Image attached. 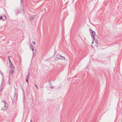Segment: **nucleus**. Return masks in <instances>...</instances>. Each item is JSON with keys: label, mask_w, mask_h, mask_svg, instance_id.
<instances>
[{"label": "nucleus", "mask_w": 122, "mask_h": 122, "mask_svg": "<svg viewBox=\"0 0 122 122\" xmlns=\"http://www.w3.org/2000/svg\"><path fill=\"white\" fill-rule=\"evenodd\" d=\"M4 103V107L1 108V110H6L8 107V104L5 101H2Z\"/></svg>", "instance_id": "f257e3e1"}, {"label": "nucleus", "mask_w": 122, "mask_h": 122, "mask_svg": "<svg viewBox=\"0 0 122 122\" xmlns=\"http://www.w3.org/2000/svg\"><path fill=\"white\" fill-rule=\"evenodd\" d=\"M56 58L58 59L65 60L66 59L64 57L61 56L59 54H57L56 56Z\"/></svg>", "instance_id": "f03ea898"}, {"label": "nucleus", "mask_w": 122, "mask_h": 122, "mask_svg": "<svg viewBox=\"0 0 122 122\" xmlns=\"http://www.w3.org/2000/svg\"><path fill=\"white\" fill-rule=\"evenodd\" d=\"M90 32L91 33V35L92 36V37L93 39L94 40H93H93H95V37L94 36V35H95L96 34V32L95 31H93L92 30L90 29Z\"/></svg>", "instance_id": "7ed1b4c3"}, {"label": "nucleus", "mask_w": 122, "mask_h": 122, "mask_svg": "<svg viewBox=\"0 0 122 122\" xmlns=\"http://www.w3.org/2000/svg\"><path fill=\"white\" fill-rule=\"evenodd\" d=\"M17 94L16 93H15L14 96L13 100L15 102V101L17 99Z\"/></svg>", "instance_id": "20e7f679"}, {"label": "nucleus", "mask_w": 122, "mask_h": 122, "mask_svg": "<svg viewBox=\"0 0 122 122\" xmlns=\"http://www.w3.org/2000/svg\"><path fill=\"white\" fill-rule=\"evenodd\" d=\"M30 102L29 103L30 104H31L33 102V98L32 97H31V98L29 99Z\"/></svg>", "instance_id": "39448f33"}, {"label": "nucleus", "mask_w": 122, "mask_h": 122, "mask_svg": "<svg viewBox=\"0 0 122 122\" xmlns=\"http://www.w3.org/2000/svg\"><path fill=\"white\" fill-rule=\"evenodd\" d=\"M49 85H50V87H51V89H52L53 88V87L52 86V83L51 82V81L50 80H49Z\"/></svg>", "instance_id": "423d86ee"}, {"label": "nucleus", "mask_w": 122, "mask_h": 122, "mask_svg": "<svg viewBox=\"0 0 122 122\" xmlns=\"http://www.w3.org/2000/svg\"><path fill=\"white\" fill-rule=\"evenodd\" d=\"M6 16L5 15H4L3 16H2V20H5L6 19Z\"/></svg>", "instance_id": "0eeeda50"}, {"label": "nucleus", "mask_w": 122, "mask_h": 122, "mask_svg": "<svg viewBox=\"0 0 122 122\" xmlns=\"http://www.w3.org/2000/svg\"><path fill=\"white\" fill-rule=\"evenodd\" d=\"M33 46V45L32 44H30V47H31V48L32 49V50L33 52V51H34V48H33V47H34V46Z\"/></svg>", "instance_id": "6e6552de"}, {"label": "nucleus", "mask_w": 122, "mask_h": 122, "mask_svg": "<svg viewBox=\"0 0 122 122\" xmlns=\"http://www.w3.org/2000/svg\"><path fill=\"white\" fill-rule=\"evenodd\" d=\"M29 19L30 20H33L34 19V16H32L31 17H30Z\"/></svg>", "instance_id": "1a4fd4ad"}, {"label": "nucleus", "mask_w": 122, "mask_h": 122, "mask_svg": "<svg viewBox=\"0 0 122 122\" xmlns=\"http://www.w3.org/2000/svg\"><path fill=\"white\" fill-rule=\"evenodd\" d=\"M14 71V69L13 68H12L11 70L10 71V73L11 74H13Z\"/></svg>", "instance_id": "9d476101"}, {"label": "nucleus", "mask_w": 122, "mask_h": 122, "mask_svg": "<svg viewBox=\"0 0 122 122\" xmlns=\"http://www.w3.org/2000/svg\"><path fill=\"white\" fill-rule=\"evenodd\" d=\"M20 11L19 10V9L18 10V9L15 10V12H16L17 14H18L19 13Z\"/></svg>", "instance_id": "9b49d317"}, {"label": "nucleus", "mask_w": 122, "mask_h": 122, "mask_svg": "<svg viewBox=\"0 0 122 122\" xmlns=\"http://www.w3.org/2000/svg\"><path fill=\"white\" fill-rule=\"evenodd\" d=\"M10 67L11 68H13L14 67V66H13V65L12 64H12H10Z\"/></svg>", "instance_id": "f8f14e48"}, {"label": "nucleus", "mask_w": 122, "mask_h": 122, "mask_svg": "<svg viewBox=\"0 0 122 122\" xmlns=\"http://www.w3.org/2000/svg\"><path fill=\"white\" fill-rule=\"evenodd\" d=\"M8 59H9V64L10 65V64H12V63L11 61L10 60L9 57H8Z\"/></svg>", "instance_id": "ddd939ff"}, {"label": "nucleus", "mask_w": 122, "mask_h": 122, "mask_svg": "<svg viewBox=\"0 0 122 122\" xmlns=\"http://www.w3.org/2000/svg\"><path fill=\"white\" fill-rule=\"evenodd\" d=\"M34 85H35V87L37 89V90L38 89V88L37 86V85L36 84H35Z\"/></svg>", "instance_id": "4468645a"}, {"label": "nucleus", "mask_w": 122, "mask_h": 122, "mask_svg": "<svg viewBox=\"0 0 122 122\" xmlns=\"http://www.w3.org/2000/svg\"><path fill=\"white\" fill-rule=\"evenodd\" d=\"M33 57H34L35 56V55L36 54V53H35L34 52V51H33Z\"/></svg>", "instance_id": "2eb2a0df"}, {"label": "nucleus", "mask_w": 122, "mask_h": 122, "mask_svg": "<svg viewBox=\"0 0 122 122\" xmlns=\"http://www.w3.org/2000/svg\"><path fill=\"white\" fill-rule=\"evenodd\" d=\"M29 74H30V72H28V74L27 75V78H29Z\"/></svg>", "instance_id": "dca6fc26"}, {"label": "nucleus", "mask_w": 122, "mask_h": 122, "mask_svg": "<svg viewBox=\"0 0 122 122\" xmlns=\"http://www.w3.org/2000/svg\"><path fill=\"white\" fill-rule=\"evenodd\" d=\"M29 78H27L26 79V81L27 83H28Z\"/></svg>", "instance_id": "f3484780"}, {"label": "nucleus", "mask_w": 122, "mask_h": 122, "mask_svg": "<svg viewBox=\"0 0 122 122\" xmlns=\"http://www.w3.org/2000/svg\"><path fill=\"white\" fill-rule=\"evenodd\" d=\"M23 0H21V4H22L23 3Z\"/></svg>", "instance_id": "a211bd4d"}, {"label": "nucleus", "mask_w": 122, "mask_h": 122, "mask_svg": "<svg viewBox=\"0 0 122 122\" xmlns=\"http://www.w3.org/2000/svg\"><path fill=\"white\" fill-rule=\"evenodd\" d=\"M2 16H0V19L2 20Z\"/></svg>", "instance_id": "6ab92c4d"}, {"label": "nucleus", "mask_w": 122, "mask_h": 122, "mask_svg": "<svg viewBox=\"0 0 122 122\" xmlns=\"http://www.w3.org/2000/svg\"><path fill=\"white\" fill-rule=\"evenodd\" d=\"M21 89H22V91L24 92V89L23 87H22L21 88Z\"/></svg>", "instance_id": "aec40b11"}, {"label": "nucleus", "mask_w": 122, "mask_h": 122, "mask_svg": "<svg viewBox=\"0 0 122 122\" xmlns=\"http://www.w3.org/2000/svg\"><path fill=\"white\" fill-rule=\"evenodd\" d=\"M32 43H33L34 44H35V42H34L33 41H32Z\"/></svg>", "instance_id": "412c9836"}, {"label": "nucleus", "mask_w": 122, "mask_h": 122, "mask_svg": "<svg viewBox=\"0 0 122 122\" xmlns=\"http://www.w3.org/2000/svg\"><path fill=\"white\" fill-rule=\"evenodd\" d=\"M95 43H96V44H97V45H98V44H97L98 43H97V41H95Z\"/></svg>", "instance_id": "4be33fe9"}, {"label": "nucleus", "mask_w": 122, "mask_h": 122, "mask_svg": "<svg viewBox=\"0 0 122 122\" xmlns=\"http://www.w3.org/2000/svg\"><path fill=\"white\" fill-rule=\"evenodd\" d=\"M30 122H32V120H30Z\"/></svg>", "instance_id": "5701e85b"}, {"label": "nucleus", "mask_w": 122, "mask_h": 122, "mask_svg": "<svg viewBox=\"0 0 122 122\" xmlns=\"http://www.w3.org/2000/svg\"><path fill=\"white\" fill-rule=\"evenodd\" d=\"M121 114L122 116V112L121 113Z\"/></svg>", "instance_id": "b1692460"}, {"label": "nucleus", "mask_w": 122, "mask_h": 122, "mask_svg": "<svg viewBox=\"0 0 122 122\" xmlns=\"http://www.w3.org/2000/svg\"><path fill=\"white\" fill-rule=\"evenodd\" d=\"M10 80V77H9V81Z\"/></svg>", "instance_id": "393cba45"}, {"label": "nucleus", "mask_w": 122, "mask_h": 122, "mask_svg": "<svg viewBox=\"0 0 122 122\" xmlns=\"http://www.w3.org/2000/svg\"><path fill=\"white\" fill-rule=\"evenodd\" d=\"M92 47H93L92 46Z\"/></svg>", "instance_id": "a878e982"}, {"label": "nucleus", "mask_w": 122, "mask_h": 122, "mask_svg": "<svg viewBox=\"0 0 122 122\" xmlns=\"http://www.w3.org/2000/svg\"><path fill=\"white\" fill-rule=\"evenodd\" d=\"M94 43V42H92V43Z\"/></svg>", "instance_id": "bb28decb"}]
</instances>
